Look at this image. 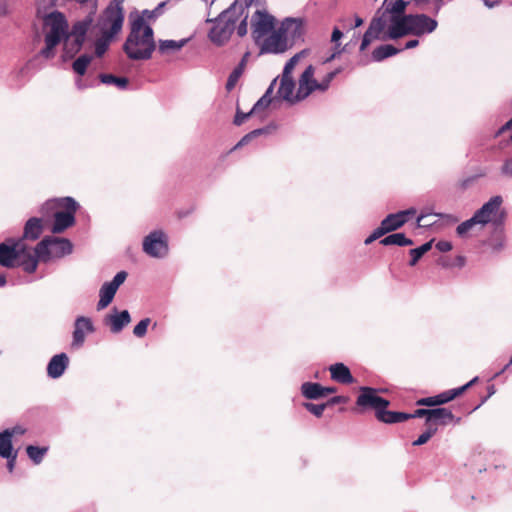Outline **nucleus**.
<instances>
[{"label": "nucleus", "instance_id": "obj_14", "mask_svg": "<svg viewBox=\"0 0 512 512\" xmlns=\"http://www.w3.org/2000/svg\"><path fill=\"white\" fill-rule=\"evenodd\" d=\"M410 33L411 35L421 37L433 33L437 27L438 22L436 19L431 18L426 14H410Z\"/></svg>", "mask_w": 512, "mask_h": 512}, {"label": "nucleus", "instance_id": "obj_34", "mask_svg": "<svg viewBox=\"0 0 512 512\" xmlns=\"http://www.w3.org/2000/svg\"><path fill=\"white\" fill-rule=\"evenodd\" d=\"M399 52L400 50L395 48L393 45L385 44L374 49L372 57L375 61H382L388 57L396 55Z\"/></svg>", "mask_w": 512, "mask_h": 512}, {"label": "nucleus", "instance_id": "obj_56", "mask_svg": "<svg viewBox=\"0 0 512 512\" xmlns=\"http://www.w3.org/2000/svg\"><path fill=\"white\" fill-rule=\"evenodd\" d=\"M348 400L347 397L345 396H334L332 397L331 399H329L326 403H324L326 405V408L329 407V406H333V405H336V404H340V403H346Z\"/></svg>", "mask_w": 512, "mask_h": 512}, {"label": "nucleus", "instance_id": "obj_43", "mask_svg": "<svg viewBox=\"0 0 512 512\" xmlns=\"http://www.w3.org/2000/svg\"><path fill=\"white\" fill-rule=\"evenodd\" d=\"M304 55H305V51H301V52L295 54L292 58H290L289 61L286 63L281 76L293 78L292 72H293L295 66L297 65V63L299 62V60L302 57H304Z\"/></svg>", "mask_w": 512, "mask_h": 512}, {"label": "nucleus", "instance_id": "obj_64", "mask_svg": "<svg viewBox=\"0 0 512 512\" xmlns=\"http://www.w3.org/2000/svg\"><path fill=\"white\" fill-rule=\"evenodd\" d=\"M5 431H14L13 436L14 435H22L25 433V430L20 426L13 427L11 429H6Z\"/></svg>", "mask_w": 512, "mask_h": 512}, {"label": "nucleus", "instance_id": "obj_2", "mask_svg": "<svg viewBox=\"0 0 512 512\" xmlns=\"http://www.w3.org/2000/svg\"><path fill=\"white\" fill-rule=\"evenodd\" d=\"M127 57L132 60H147L155 50L153 29L141 16L131 22L130 33L123 45Z\"/></svg>", "mask_w": 512, "mask_h": 512}, {"label": "nucleus", "instance_id": "obj_33", "mask_svg": "<svg viewBox=\"0 0 512 512\" xmlns=\"http://www.w3.org/2000/svg\"><path fill=\"white\" fill-rule=\"evenodd\" d=\"M380 244L384 246L398 245V246H411L413 241L407 238L403 233H394L386 236L380 240Z\"/></svg>", "mask_w": 512, "mask_h": 512}, {"label": "nucleus", "instance_id": "obj_47", "mask_svg": "<svg viewBox=\"0 0 512 512\" xmlns=\"http://www.w3.org/2000/svg\"><path fill=\"white\" fill-rule=\"evenodd\" d=\"M391 13L395 15H406L405 9L407 6V2L404 0H396L394 2H390L383 4Z\"/></svg>", "mask_w": 512, "mask_h": 512}, {"label": "nucleus", "instance_id": "obj_9", "mask_svg": "<svg viewBox=\"0 0 512 512\" xmlns=\"http://www.w3.org/2000/svg\"><path fill=\"white\" fill-rule=\"evenodd\" d=\"M168 239L161 230H156L147 235L143 240V251L154 258H161L168 254Z\"/></svg>", "mask_w": 512, "mask_h": 512}, {"label": "nucleus", "instance_id": "obj_52", "mask_svg": "<svg viewBox=\"0 0 512 512\" xmlns=\"http://www.w3.org/2000/svg\"><path fill=\"white\" fill-rule=\"evenodd\" d=\"M252 114H254V112H252V110L250 112H248V113H243L239 109H237V112H236V115H235V118H234V124L237 125V126L241 125Z\"/></svg>", "mask_w": 512, "mask_h": 512}, {"label": "nucleus", "instance_id": "obj_26", "mask_svg": "<svg viewBox=\"0 0 512 512\" xmlns=\"http://www.w3.org/2000/svg\"><path fill=\"white\" fill-rule=\"evenodd\" d=\"M249 57H250V52L244 53L239 64L230 73L228 80L226 82V89L228 91H231L236 86L238 80L240 79V77L242 76V74L244 73V71L246 69V65L248 63Z\"/></svg>", "mask_w": 512, "mask_h": 512}, {"label": "nucleus", "instance_id": "obj_54", "mask_svg": "<svg viewBox=\"0 0 512 512\" xmlns=\"http://www.w3.org/2000/svg\"><path fill=\"white\" fill-rule=\"evenodd\" d=\"M501 173L506 177H512V158L507 159L503 163Z\"/></svg>", "mask_w": 512, "mask_h": 512}, {"label": "nucleus", "instance_id": "obj_5", "mask_svg": "<svg viewBox=\"0 0 512 512\" xmlns=\"http://www.w3.org/2000/svg\"><path fill=\"white\" fill-rule=\"evenodd\" d=\"M73 245L70 240L55 236L44 237L34 249L33 258L39 262L47 263L72 253Z\"/></svg>", "mask_w": 512, "mask_h": 512}, {"label": "nucleus", "instance_id": "obj_23", "mask_svg": "<svg viewBox=\"0 0 512 512\" xmlns=\"http://www.w3.org/2000/svg\"><path fill=\"white\" fill-rule=\"evenodd\" d=\"M69 359L65 353H60L51 358L47 366V374L51 378L60 377L67 368Z\"/></svg>", "mask_w": 512, "mask_h": 512}, {"label": "nucleus", "instance_id": "obj_32", "mask_svg": "<svg viewBox=\"0 0 512 512\" xmlns=\"http://www.w3.org/2000/svg\"><path fill=\"white\" fill-rule=\"evenodd\" d=\"M14 431H3L0 433V456L9 457L15 452L12 447V437Z\"/></svg>", "mask_w": 512, "mask_h": 512}, {"label": "nucleus", "instance_id": "obj_1", "mask_svg": "<svg viewBox=\"0 0 512 512\" xmlns=\"http://www.w3.org/2000/svg\"><path fill=\"white\" fill-rule=\"evenodd\" d=\"M248 13L242 4L235 2L223 11L216 19H208L212 27L208 32L209 40L216 46L225 45L236 30L239 37H244L248 31Z\"/></svg>", "mask_w": 512, "mask_h": 512}, {"label": "nucleus", "instance_id": "obj_38", "mask_svg": "<svg viewBox=\"0 0 512 512\" xmlns=\"http://www.w3.org/2000/svg\"><path fill=\"white\" fill-rule=\"evenodd\" d=\"M432 248V241H429V242H426L425 244L421 245L420 247L418 248H415V249H411L409 251L410 253V256H411V260L409 262V265L410 266H415L416 263L419 261V259L425 254L427 253L428 251H430V249Z\"/></svg>", "mask_w": 512, "mask_h": 512}, {"label": "nucleus", "instance_id": "obj_27", "mask_svg": "<svg viewBox=\"0 0 512 512\" xmlns=\"http://www.w3.org/2000/svg\"><path fill=\"white\" fill-rule=\"evenodd\" d=\"M91 22H92V20L88 19V20H84V21L75 23L73 25L71 33L68 34L69 38L74 37V42H75V46H76L77 50H79L81 48V46L85 40V35L87 33V30L90 27Z\"/></svg>", "mask_w": 512, "mask_h": 512}, {"label": "nucleus", "instance_id": "obj_61", "mask_svg": "<svg viewBox=\"0 0 512 512\" xmlns=\"http://www.w3.org/2000/svg\"><path fill=\"white\" fill-rule=\"evenodd\" d=\"M507 130H512V118L507 121L496 133H495V137H498L499 135H501L502 133H504L505 131Z\"/></svg>", "mask_w": 512, "mask_h": 512}, {"label": "nucleus", "instance_id": "obj_48", "mask_svg": "<svg viewBox=\"0 0 512 512\" xmlns=\"http://www.w3.org/2000/svg\"><path fill=\"white\" fill-rule=\"evenodd\" d=\"M151 320L150 318H144L142 319L133 329V334L138 337L142 338L147 333V328L150 324Z\"/></svg>", "mask_w": 512, "mask_h": 512}, {"label": "nucleus", "instance_id": "obj_57", "mask_svg": "<svg viewBox=\"0 0 512 512\" xmlns=\"http://www.w3.org/2000/svg\"><path fill=\"white\" fill-rule=\"evenodd\" d=\"M436 248L440 251V252H448L452 249V244L451 242L449 241H439L437 244H436Z\"/></svg>", "mask_w": 512, "mask_h": 512}, {"label": "nucleus", "instance_id": "obj_15", "mask_svg": "<svg viewBox=\"0 0 512 512\" xmlns=\"http://www.w3.org/2000/svg\"><path fill=\"white\" fill-rule=\"evenodd\" d=\"M287 37L282 27L272 31L261 44V53H283L287 50Z\"/></svg>", "mask_w": 512, "mask_h": 512}, {"label": "nucleus", "instance_id": "obj_16", "mask_svg": "<svg viewBox=\"0 0 512 512\" xmlns=\"http://www.w3.org/2000/svg\"><path fill=\"white\" fill-rule=\"evenodd\" d=\"M503 202L501 196H494L488 202H486L479 210L473 215L474 220L477 224L485 225L493 221L496 217L497 212Z\"/></svg>", "mask_w": 512, "mask_h": 512}, {"label": "nucleus", "instance_id": "obj_3", "mask_svg": "<svg viewBox=\"0 0 512 512\" xmlns=\"http://www.w3.org/2000/svg\"><path fill=\"white\" fill-rule=\"evenodd\" d=\"M0 265L8 269L22 266L27 273H34L37 270L32 248L28 247L23 239L8 238L0 243Z\"/></svg>", "mask_w": 512, "mask_h": 512}, {"label": "nucleus", "instance_id": "obj_8", "mask_svg": "<svg viewBox=\"0 0 512 512\" xmlns=\"http://www.w3.org/2000/svg\"><path fill=\"white\" fill-rule=\"evenodd\" d=\"M122 1L123 0H120L115 4H110L100 16L98 26L101 34L115 36L121 31L124 21L123 7L121 5Z\"/></svg>", "mask_w": 512, "mask_h": 512}, {"label": "nucleus", "instance_id": "obj_7", "mask_svg": "<svg viewBox=\"0 0 512 512\" xmlns=\"http://www.w3.org/2000/svg\"><path fill=\"white\" fill-rule=\"evenodd\" d=\"M395 17L396 15L391 13L384 5L379 8L364 33L360 50L364 51L374 39H381L389 25H392Z\"/></svg>", "mask_w": 512, "mask_h": 512}, {"label": "nucleus", "instance_id": "obj_4", "mask_svg": "<svg viewBox=\"0 0 512 512\" xmlns=\"http://www.w3.org/2000/svg\"><path fill=\"white\" fill-rule=\"evenodd\" d=\"M43 26L46 31L45 47L40 51V55L51 59L55 56V47L62 39H69L68 23L61 12L54 11L44 17Z\"/></svg>", "mask_w": 512, "mask_h": 512}, {"label": "nucleus", "instance_id": "obj_60", "mask_svg": "<svg viewBox=\"0 0 512 512\" xmlns=\"http://www.w3.org/2000/svg\"><path fill=\"white\" fill-rule=\"evenodd\" d=\"M445 4V0H434V6H433V10H432V13L436 16L439 14L440 10L442 9V7L444 6Z\"/></svg>", "mask_w": 512, "mask_h": 512}, {"label": "nucleus", "instance_id": "obj_21", "mask_svg": "<svg viewBox=\"0 0 512 512\" xmlns=\"http://www.w3.org/2000/svg\"><path fill=\"white\" fill-rule=\"evenodd\" d=\"M44 231V221L41 218L32 217L27 220L24 226L23 236L20 239H23V242L25 240H31L35 241L37 240L41 234Z\"/></svg>", "mask_w": 512, "mask_h": 512}, {"label": "nucleus", "instance_id": "obj_42", "mask_svg": "<svg viewBox=\"0 0 512 512\" xmlns=\"http://www.w3.org/2000/svg\"><path fill=\"white\" fill-rule=\"evenodd\" d=\"M304 55H305V51H301V52L295 54L292 58H290L289 61L286 63L281 76L293 78L292 72H293L295 66L297 65V63L299 62V60L302 57H304Z\"/></svg>", "mask_w": 512, "mask_h": 512}, {"label": "nucleus", "instance_id": "obj_62", "mask_svg": "<svg viewBox=\"0 0 512 512\" xmlns=\"http://www.w3.org/2000/svg\"><path fill=\"white\" fill-rule=\"evenodd\" d=\"M342 36H343V33L338 28H334L332 35H331V41L337 42L338 40H340L342 38Z\"/></svg>", "mask_w": 512, "mask_h": 512}, {"label": "nucleus", "instance_id": "obj_41", "mask_svg": "<svg viewBox=\"0 0 512 512\" xmlns=\"http://www.w3.org/2000/svg\"><path fill=\"white\" fill-rule=\"evenodd\" d=\"M114 36H109L108 34H101V37L98 38L95 42V54L97 57L103 56V54L107 51L109 43Z\"/></svg>", "mask_w": 512, "mask_h": 512}, {"label": "nucleus", "instance_id": "obj_22", "mask_svg": "<svg viewBox=\"0 0 512 512\" xmlns=\"http://www.w3.org/2000/svg\"><path fill=\"white\" fill-rule=\"evenodd\" d=\"M277 94L280 98L290 103H297L302 101V99L296 98L295 81L293 78L281 76L280 86L278 88Z\"/></svg>", "mask_w": 512, "mask_h": 512}, {"label": "nucleus", "instance_id": "obj_28", "mask_svg": "<svg viewBox=\"0 0 512 512\" xmlns=\"http://www.w3.org/2000/svg\"><path fill=\"white\" fill-rule=\"evenodd\" d=\"M408 413L389 411L386 408H382L377 412L376 418L387 424L400 423L409 420Z\"/></svg>", "mask_w": 512, "mask_h": 512}, {"label": "nucleus", "instance_id": "obj_49", "mask_svg": "<svg viewBox=\"0 0 512 512\" xmlns=\"http://www.w3.org/2000/svg\"><path fill=\"white\" fill-rule=\"evenodd\" d=\"M303 406L306 410H308L310 413L315 415L316 417H321L323 415L324 410L326 409V405L323 404H314L310 402L303 403Z\"/></svg>", "mask_w": 512, "mask_h": 512}, {"label": "nucleus", "instance_id": "obj_44", "mask_svg": "<svg viewBox=\"0 0 512 512\" xmlns=\"http://www.w3.org/2000/svg\"><path fill=\"white\" fill-rule=\"evenodd\" d=\"M266 132H267V130L264 128L255 129V130L249 132L244 137H242V139L230 150V152L239 149L240 147L248 144L252 139H254L257 136H260Z\"/></svg>", "mask_w": 512, "mask_h": 512}, {"label": "nucleus", "instance_id": "obj_6", "mask_svg": "<svg viewBox=\"0 0 512 512\" xmlns=\"http://www.w3.org/2000/svg\"><path fill=\"white\" fill-rule=\"evenodd\" d=\"M339 73V70L327 73L321 81L315 79V68L309 65L301 74L298 80V89L296 91L297 99H306L314 91H326L331 81Z\"/></svg>", "mask_w": 512, "mask_h": 512}, {"label": "nucleus", "instance_id": "obj_46", "mask_svg": "<svg viewBox=\"0 0 512 512\" xmlns=\"http://www.w3.org/2000/svg\"><path fill=\"white\" fill-rule=\"evenodd\" d=\"M438 431L437 427L426 426V430L412 443L413 446H421L427 443Z\"/></svg>", "mask_w": 512, "mask_h": 512}, {"label": "nucleus", "instance_id": "obj_36", "mask_svg": "<svg viewBox=\"0 0 512 512\" xmlns=\"http://www.w3.org/2000/svg\"><path fill=\"white\" fill-rule=\"evenodd\" d=\"M99 79L104 84H113L120 89H125L129 84L128 78L117 77L112 74H100Z\"/></svg>", "mask_w": 512, "mask_h": 512}, {"label": "nucleus", "instance_id": "obj_30", "mask_svg": "<svg viewBox=\"0 0 512 512\" xmlns=\"http://www.w3.org/2000/svg\"><path fill=\"white\" fill-rule=\"evenodd\" d=\"M404 221L399 213H393L387 215L380 223V228L385 234L395 231L404 225Z\"/></svg>", "mask_w": 512, "mask_h": 512}, {"label": "nucleus", "instance_id": "obj_11", "mask_svg": "<svg viewBox=\"0 0 512 512\" xmlns=\"http://www.w3.org/2000/svg\"><path fill=\"white\" fill-rule=\"evenodd\" d=\"M478 381V377H474L471 381L466 383L465 385L451 389L448 391H444L438 395L431 396V397H425L417 400L416 404L419 406H429V407H436L443 404H446L458 396L462 395L467 389H469L471 386H473Z\"/></svg>", "mask_w": 512, "mask_h": 512}, {"label": "nucleus", "instance_id": "obj_31", "mask_svg": "<svg viewBox=\"0 0 512 512\" xmlns=\"http://www.w3.org/2000/svg\"><path fill=\"white\" fill-rule=\"evenodd\" d=\"M302 395L310 400H317L323 397V386L319 383L305 382L301 385Z\"/></svg>", "mask_w": 512, "mask_h": 512}, {"label": "nucleus", "instance_id": "obj_58", "mask_svg": "<svg viewBox=\"0 0 512 512\" xmlns=\"http://www.w3.org/2000/svg\"><path fill=\"white\" fill-rule=\"evenodd\" d=\"M5 458L7 459V469L10 473H12L15 468L17 453H14L13 455Z\"/></svg>", "mask_w": 512, "mask_h": 512}, {"label": "nucleus", "instance_id": "obj_25", "mask_svg": "<svg viewBox=\"0 0 512 512\" xmlns=\"http://www.w3.org/2000/svg\"><path fill=\"white\" fill-rule=\"evenodd\" d=\"M75 224V216L70 213H63V211H56L54 213V223L51 231L55 234L62 233L67 228Z\"/></svg>", "mask_w": 512, "mask_h": 512}, {"label": "nucleus", "instance_id": "obj_53", "mask_svg": "<svg viewBox=\"0 0 512 512\" xmlns=\"http://www.w3.org/2000/svg\"><path fill=\"white\" fill-rule=\"evenodd\" d=\"M383 235H385V233L383 232V230L379 227H377L373 233L367 237L365 239V244L368 245V244H371L373 241L379 239L380 237H382Z\"/></svg>", "mask_w": 512, "mask_h": 512}, {"label": "nucleus", "instance_id": "obj_18", "mask_svg": "<svg viewBox=\"0 0 512 512\" xmlns=\"http://www.w3.org/2000/svg\"><path fill=\"white\" fill-rule=\"evenodd\" d=\"M131 322L130 314L127 310L120 313L114 308L113 314H108L104 318V323L110 327L112 333H119Z\"/></svg>", "mask_w": 512, "mask_h": 512}, {"label": "nucleus", "instance_id": "obj_59", "mask_svg": "<svg viewBox=\"0 0 512 512\" xmlns=\"http://www.w3.org/2000/svg\"><path fill=\"white\" fill-rule=\"evenodd\" d=\"M429 215L427 214H420L417 218V225L418 227H428V226H431L434 222H425V219L428 217Z\"/></svg>", "mask_w": 512, "mask_h": 512}, {"label": "nucleus", "instance_id": "obj_17", "mask_svg": "<svg viewBox=\"0 0 512 512\" xmlns=\"http://www.w3.org/2000/svg\"><path fill=\"white\" fill-rule=\"evenodd\" d=\"M410 14L408 15H396L392 25H389L386 33L382 35L381 40L387 39H399L406 35H411L410 33V22H409Z\"/></svg>", "mask_w": 512, "mask_h": 512}, {"label": "nucleus", "instance_id": "obj_39", "mask_svg": "<svg viewBox=\"0 0 512 512\" xmlns=\"http://www.w3.org/2000/svg\"><path fill=\"white\" fill-rule=\"evenodd\" d=\"M92 61V57L89 55H81L72 64V68L75 73L83 76L86 73L87 67Z\"/></svg>", "mask_w": 512, "mask_h": 512}, {"label": "nucleus", "instance_id": "obj_51", "mask_svg": "<svg viewBox=\"0 0 512 512\" xmlns=\"http://www.w3.org/2000/svg\"><path fill=\"white\" fill-rule=\"evenodd\" d=\"M430 409H416L414 413H408L409 419L425 417V425L428 426Z\"/></svg>", "mask_w": 512, "mask_h": 512}, {"label": "nucleus", "instance_id": "obj_37", "mask_svg": "<svg viewBox=\"0 0 512 512\" xmlns=\"http://www.w3.org/2000/svg\"><path fill=\"white\" fill-rule=\"evenodd\" d=\"M48 451L47 447H38L29 445L26 448L28 457L35 463L40 464L43 460L44 455Z\"/></svg>", "mask_w": 512, "mask_h": 512}, {"label": "nucleus", "instance_id": "obj_13", "mask_svg": "<svg viewBox=\"0 0 512 512\" xmlns=\"http://www.w3.org/2000/svg\"><path fill=\"white\" fill-rule=\"evenodd\" d=\"M127 275V272L120 271L114 276L111 282H106L102 285L99 291L100 299L97 304L98 310L106 308L112 302L119 286L124 283Z\"/></svg>", "mask_w": 512, "mask_h": 512}, {"label": "nucleus", "instance_id": "obj_50", "mask_svg": "<svg viewBox=\"0 0 512 512\" xmlns=\"http://www.w3.org/2000/svg\"><path fill=\"white\" fill-rule=\"evenodd\" d=\"M476 221L474 220V217L470 218L469 220H466L462 222L460 225H458L456 232L460 237L465 236L474 225H476Z\"/></svg>", "mask_w": 512, "mask_h": 512}, {"label": "nucleus", "instance_id": "obj_12", "mask_svg": "<svg viewBox=\"0 0 512 512\" xmlns=\"http://www.w3.org/2000/svg\"><path fill=\"white\" fill-rule=\"evenodd\" d=\"M356 405L361 409H373L375 410V416L377 412L382 408H387L389 401L383 397L377 395V390L371 387H361L360 394L357 397Z\"/></svg>", "mask_w": 512, "mask_h": 512}, {"label": "nucleus", "instance_id": "obj_10", "mask_svg": "<svg viewBox=\"0 0 512 512\" xmlns=\"http://www.w3.org/2000/svg\"><path fill=\"white\" fill-rule=\"evenodd\" d=\"M275 18L265 11L257 10L251 18L252 37L256 43L274 31Z\"/></svg>", "mask_w": 512, "mask_h": 512}, {"label": "nucleus", "instance_id": "obj_35", "mask_svg": "<svg viewBox=\"0 0 512 512\" xmlns=\"http://www.w3.org/2000/svg\"><path fill=\"white\" fill-rule=\"evenodd\" d=\"M188 39H182L180 41L175 40H160L158 51L161 54H168L170 52L180 50L186 43Z\"/></svg>", "mask_w": 512, "mask_h": 512}, {"label": "nucleus", "instance_id": "obj_19", "mask_svg": "<svg viewBox=\"0 0 512 512\" xmlns=\"http://www.w3.org/2000/svg\"><path fill=\"white\" fill-rule=\"evenodd\" d=\"M94 331L91 320L87 317L80 316L76 319L73 332V345L80 347L85 341L86 332L91 333Z\"/></svg>", "mask_w": 512, "mask_h": 512}, {"label": "nucleus", "instance_id": "obj_20", "mask_svg": "<svg viewBox=\"0 0 512 512\" xmlns=\"http://www.w3.org/2000/svg\"><path fill=\"white\" fill-rule=\"evenodd\" d=\"M455 419L454 414L447 408H433L430 409L428 426H434L438 428V425L445 426L452 423Z\"/></svg>", "mask_w": 512, "mask_h": 512}, {"label": "nucleus", "instance_id": "obj_24", "mask_svg": "<svg viewBox=\"0 0 512 512\" xmlns=\"http://www.w3.org/2000/svg\"><path fill=\"white\" fill-rule=\"evenodd\" d=\"M331 379L340 384H352L355 379L350 369L343 363H335L329 367Z\"/></svg>", "mask_w": 512, "mask_h": 512}, {"label": "nucleus", "instance_id": "obj_55", "mask_svg": "<svg viewBox=\"0 0 512 512\" xmlns=\"http://www.w3.org/2000/svg\"><path fill=\"white\" fill-rule=\"evenodd\" d=\"M415 208H409L407 210L399 211V215L403 219L404 223H407L411 217H413L416 214Z\"/></svg>", "mask_w": 512, "mask_h": 512}, {"label": "nucleus", "instance_id": "obj_40", "mask_svg": "<svg viewBox=\"0 0 512 512\" xmlns=\"http://www.w3.org/2000/svg\"><path fill=\"white\" fill-rule=\"evenodd\" d=\"M466 259L464 256L458 255L454 258L442 257L439 259V264L444 268L463 267Z\"/></svg>", "mask_w": 512, "mask_h": 512}, {"label": "nucleus", "instance_id": "obj_63", "mask_svg": "<svg viewBox=\"0 0 512 512\" xmlns=\"http://www.w3.org/2000/svg\"><path fill=\"white\" fill-rule=\"evenodd\" d=\"M418 45H419V40L412 39V40H409L408 42H406L404 49H412V48L417 47Z\"/></svg>", "mask_w": 512, "mask_h": 512}, {"label": "nucleus", "instance_id": "obj_29", "mask_svg": "<svg viewBox=\"0 0 512 512\" xmlns=\"http://www.w3.org/2000/svg\"><path fill=\"white\" fill-rule=\"evenodd\" d=\"M78 203L71 197H64L57 200H51L46 202L44 207L47 208H62L65 211L63 213H70L71 215L75 216V213L78 209Z\"/></svg>", "mask_w": 512, "mask_h": 512}, {"label": "nucleus", "instance_id": "obj_45", "mask_svg": "<svg viewBox=\"0 0 512 512\" xmlns=\"http://www.w3.org/2000/svg\"><path fill=\"white\" fill-rule=\"evenodd\" d=\"M275 82H276V80L273 81V83L268 88L266 93L254 104V106L252 108V112L256 113L262 109H265L266 107H268L270 105L272 99L270 98L269 94L272 92V86Z\"/></svg>", "mask_w": 512, "mask_h": 512}]
</instances>
